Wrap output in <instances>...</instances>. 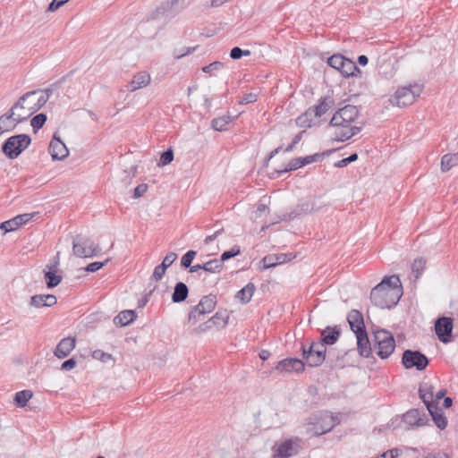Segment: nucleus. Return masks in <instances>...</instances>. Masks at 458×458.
Returning <instances> with one entry per match:
<instances>
[{
  "instance_id": "1",
  "label": "nucleus",
  "mask_w": 458,
  "mask_h": 458,
  "mask_svg": "<svg viewBox=\"0 0 458 458\" xmlns=\"http://www.w3.org/2000/svg\"><path fill=\"white\" fill-rule=\"evenodd\" d=\"M403 295V287L397 276H385L370 293V300L381 309L394 307Z\"/></svg>"
},
{
  "instance_id": "2",
  "label": "nucleus",
  "mask_w": 458,
  "mask_h": 458,
  "mask_svg": "<svg viewBox=\"0 0 458 458\" xmlns=\"http://www.w3.org/2000/svg\"><path fill=\"white\" fill-rule=\"evenodd\" d=\"M358 116L359 110L352 105H346L334 114L330 125L337 129L335 139L338 141H345L360 131V126L351 125Z\"/></svg>"
},
{
  "instance_id": "3",
  "label": "nucleus",
  "mask_w": 458,
  "mask_h": 458,
  "mask_svg": "<svg viewBox=\"0 0 458 458\" xmlns=\"http://www.w3.org/2000/svg\"><path fill=\"white\" fill-rule=\"evenodd\" d=\"M40 93V89L29 91L23 94L13 106V111L17 112L18 121H26L33 114L38 112L34 102V97Z\"/></svg>"
},
{
  "instance_id": "4",
  "label": "nucleus",
  "mask_w": 458,
  "mask_h": 458,
  "mask_svg": "<svg viewBox=\"0 0 458 458\" xmlns=\"http://www.w3.org/2000/svg\"><path fill=\"white\" fill-rule=\"evenodd\" d=\"M422 90V85L418 83L400 87L390 98V102L399 107L410 106L415 101L416 98L421 94Z\"/></svg>"
},
{
  "instance_id": "5",
  "label": "nucleus",
  "mask_w": 458,
  "mask_h": 458,
  "mask_svg": "<svg viewBox=\"0 0 458 458\" xmlns=\"http://www.w3.org/2000/svg\"><path fill=\"white\" fill-rule=\"evenodd\" d=\"M31 142L27 134H18L8 138L2 146L4 154L10 159H14L25 150Z\"/></svg>"
},
{
  "instance_id": "6",
  "label": "nucleus",
  "mask_w": 458,
  "mask_h": 458,
  "mask_svg": "<svg viewBox=\"0 0 458 458\" xmlns=\"http://www.w3.org/2000/svg\"><path fill=\"white\" fill-rule=\"evenodd\" d=\"M374 349L381 359L388 358L395 348V342L393 335L384 329L374 333Z\"/></svg>"
},
{
  "instance_id": "7",
  "label": "nucleus",
  "mask_w": 458,
  "mask_h": 458,
  "mask_svg": "<svg viewBox=\"0 0 458 458\" xmlns=\"http://www.w3.org/2000/svg\"><path fill=\"white\" fill-rule=\"evenodd\" d=\"M100 251L98 245L85 235L77 234L72 239V252L79 258H92L98 255Z\"/></svg>"
},
{
  "instance_id": "8",
  "label": "nucleus",
  "mask_w": 458,
  "mask_h": 458,
  "mask_svg": "<svg viewBox=\"0 0 458 458\" xmlns=\"http://www.w3.org/2000/svg\"><path fill=\"white\" fill-rule=\"evenodd\" d=\"M327 64L345 77L354 76L356 72H360L353 61L344 57L342 55H332L328 58Z\"/></svg>"
},
{
  "instance_id": "9",
  "label": "nucleus",
  "mask_w": 458,
  "mask_h": 458,
  "mask_svg": "<svg viewBox=\"0 0 458 458\" xmlns=\"http://www.w3.org/2000/svg\"><path fill=\"white\" fill-rule=\"evenodd\" d=\"M402 363L405 369L423 370L428 365V359L419 351L406 350L403 353Z\"/></svg>"
},
{
  "instance_id": "10",
  "label": "nucleus",
  "mask_w": 458,
  "mask_h": 458,
  "mask_svg": "<svg viewBox=\"0 0 458 458\" xmlns=\"http://www.w3.org/2000/svg\"><path fill=\"white\" fill-rule=\"evenodd\" d=\"M216 304V296L208 294L201 298L199 304L194 306L189 313V321L196 323L199 317L213 311Z\"/></svg>"
},
{
  "instance_id": "11",
  "label": "nucleus",
  "mask_w": 458,
  "mask_h": 458,
  "mask_svg": "<svg viewBox=\"0 0 458 458\" xmlns=\"http://www.w3.org/2000/svg\"><path fill=\"white\" fill-rule=\"evenodd\" d=\"M453 319L448 317L439 318L435 323V331L438 339L447 344L452 340Z\"/></svg>"
},
{
  "instance_id": "12",
  "label": "nucleus",
  "mask_w": 458,
  "mask_h": 458,
  "mask_svg": "<svg viewBox=\"0 0 458 458\" xmlns=\"http://www.w3.org/2000/svg\"><path fill=\"white\" fill-rule=\"evenodd\" d=\"M301 440L299 437L286 439L277 445L276 456L279 458H289L298 453Z\"/></svg>"
},
{
  "instance_id": "13",
  "label": "nucleus",
  "mask_w": 458,
  "mask_h": 458,
  "mask_svg": "<svg viewBox=\"0 0 458 458\" xmlns=\"http://www.w3.org/2000/svg\"><path fill=\"white\" fill-rule=\"evenodd\" d=\"M275 369L279 373L301 372L304 370V362L297 358H288L277 362Z\"/></svg>"
},
{
  "instance_id": "14",
  "label": "nucleus",
  "mask_w": 458,
  "mask_h": 458,
  "mask_svg": "<svg viewBox=\"0 0 458 458\" xmlns=\"http://www.w3.org/2000/svg\"><path fill=\"white\" fill-rule=\"evenodd\" d=\"M48 150L54 160H64L69 155L66 145L56 136V133L50 141Z\"/></svg>"
},
{
  "instance_id": "15",
  "label": "nucleus",
  "mask_w": 458,
  "mask_h": 458,
  "mask_svg": "<svg viewBox=\"0 0 458 458\" xmlns=\"http://www.w3.org/2000/svg\"><path fill=\"white\" fill-rule=\"evenodd\" d=\"M182 0H167L161 6L157 7L153 13L152 19L160 16H171L182 9Z\"/></svg>"
},
{
  "instance_id": "16",
  "label": "nucleus",
  "mask_w": 458,
  "mask_h": 458,
  "mask_svg": "<svg viewBox=\"0 0 458 458\" xmlns=\"http://www.w3.org/2000/svg\"><path fill=\"white\" fill-rule=\"evenodd\" d=\"M293 258L292 254L287 253L267 255L261 259L260 264H262V267H260V269L264 270L274 267L277 265L290 261Z\"/></svg>"
},
{
  "instance_id": "17",
  "label": "nucleus",
  "mask_w": 458,
  "mask_h": 458,
  "mask_svg": "<svg viewBox=\"0 0 458 458\" xmlns=\"http://www.w3.org/2000/svg\"><path fill=\"white\" fill-rule=\"evenodd\" d=\"M302 350V358L305 360L306 364L310 367H318L321 365L325 359L326 355L321 353V351H314V349L306 348L305 345L301 346Z\"/></svg>"
},
{
  "instance_id": "18",
  "label": "nucleus",
  "mask_w": 458,
  "mask_h": 458,
  "mask_svg": "<svg viewBox=\"0 0 458 458\" xmlns=\"http://www.w3.org/2000/svg\"><path fill=\"white\" fill-rule=\"evenodd\" d=\"M151 81V76L148 72L141 71L135 73L128 85V90L134 92L147 87Z\"/></svg>"
},
{
  "instance_id": "19",
  "label": "nucleus",
  "mask_w": 458,
  "mask_h": 458,
  "mask_svg": "<svg viewBox=\"0 0 458 458\" xmlns=\"http://www.w3.org/2000/svg\"><path fill=\"white\" fill-rule=\"evenodd\" d=\"M75 344V338L66 337L62 339L54 350L55 356L58 359L66 358L73 351Z\"/></svg>"
},
{
  "instance_id": "20",
  "label": "nucleus",
  "mask_w": 458,
  "mask_h": 458,
  "mask_svg": "<svg viewBox=\"0 0 458 458\" xmlns=\"http://www.w3.org/2000/svg\"><path fill=\"white\" fill-rule=\"evenodd\" d=\"M314 210V203L311 200H305L297 205L292 212L284 215L283 220L295 219L301 216L311 214Z\"/></svg>"
},
{
  "instance_id": "21",
  "label": "nucleus",
  "mask_w": 458,
  "mask_h": 458,
  "mask_svg": "<svg viewBox=\"0 0 458 458\" xmlns=\"http://www.w3.org/2000/svg\"><path fill=\"white\" fill-rule=\"evenodd\" d=\"M17 112L13 111V106L4 114L0 116V131L1 132L11 131L15 129L17 124L22 121H18Z\"/></svg>"
},
{
  "instance_id": "22",
  "label": "nucleus",
  "mask_w": 458,
  "mask_h": 458,
  "mask_svg": "<svg viewBox=\"0 0 458 458\" xmlns=\"http://www.w3.org/2000/svg\"><path fill=\"white\" fill-rule=\"evenodd\" d=\"M321 420L323 421L328 420L327 427H324L323 428L310 429V432L311 433V436L318 437L326 434L331 431L336 425L340 423V420L337 416H335L327 411L321 413Z\"/></svg>"
},
{
  "instance_id": "23",
  "label": "nucleus",
  "mask_w": 458,
  "mask_h": 458,
  "mask_svg": "<svg viewBox=\"0 0 458 458\" xmlns=\"http://www.w3.org/2000/svg\"><path fill=\"white\" fill-rule=\"evenodd\" d=\"M331 103L332 101L327 98H321L317 106H315L313 108H310L305 113L304 116H300L298 118V122L302 124L303 123H305V121H302V119H304L308 115H310L311 114H314L316 117L322 116L330 108Z\"/></svg>"
},
{
  "instance_id": "24",
  "label": "nucleus",
  "mask_w": 458,
  "mask_h": 458,
  "mask_svg": "<svg viewBox=\"0 0 458 458\" xmlns=\"http://www.w3.org/2000/svg\"><path fill=\"white\" fill-rule=\"evenodd\" d=\"M57 301L54 294H36L30 298V305L35 308L52 307Z\"/></svg>"
},
{
  "instance_id": "25",
  "label": "nucleus",
  "mask_w": 458,
  "mask_h": 458,
  "mask_svg": "<svg viewBox=\"0 0 458 458\" xmlns=\"http://www.w3.org/2000/svg\"><path fill=\"white\" fill-rule=\"evenodd\" d=\"M347 320L349 322L351 329L355 334L366 331L362 314L359 310H352L348 314Z\"/></svg>"
},
{
  "instance_id": "26",
  "label": "nucleus",
  "mask_w": 458,
  "mask_h": 458,
  "mask_svg": "<svg viewBox=\"0 0 458 458\" xmlns=\"http://www.w3.org/2000/svg\"><path fill=\"white\" fill-rule=\"evenodd\" d=\"M403 421L409 426L421 427L426 425L428 419L423 415L421 416L419 410L413 409L407 411L403 416Z\"/></svg>"
},
{
  "instance_id": "27",
  "label": "nucleus",
  "mask_w": 458,
  "mask_h": 458,
  "mask_svg": "<svg viewBox=\"0 0 458 458\" xmlns=\"http://www.w3.org/2000/svg\"><path fill=\"white\" fill-rule=\"evenodd\" d=\"M419 395L422 400L426 407L428 405H436V402L434 401V387L429 383H422L419 388Z\"/></svg>"
},
{
  "instance_id": "28",
  "label": "nucleus",
  "mask_w": 458,
  "mask_h": 458,
  "mask_svg": "<svg viewBox=\"0 0 458 458\" xmlns=\"http://www.w3.org/2000/svg\"><path fill=\"white\" fill-rule=\"evenodd\" d=\"M428 411L437 427L440 429H445L447 426V420L438 405H428Z\"/></svg>"
},
{
  "instance_id": "29",
  "label": "nucleus",
  "mask_w": 458,
  "mask_h": 458,
  "mask_svg": "<svg viewBox=\"0 0 458 458\" xmlns=\"http://www.w3.org/2000/svg\"><path fill=\"white\" fill-rule=\"evenodd\" d=\"M355 335L357 340V348L360 354L366 358L369 357L371 352V347L366 331L360 332Z\"/></svg>"
},
{
  "instance_id": "30",
  "label": "nucleus",
  "mask_w": 458,
  "mask_h": 458,
  "mask_svg": "<svg viewBox=\"0 0 458 458\" xmlns=\"http://www.w3.org/2000/svg\"><path fill=\"white\" fill-rule=\"evenodd\" d=\"M340 330L337 328V327H327L324 330L321 331V340L326 344H334L336 343L340 336Z\"/></svg>"
},
{
  "instance_id": "31",
  "label": "nucleus",
  "mask_w": 458,
  "mask_h": 458,
  "mask_svg": "<svg viewBox=\"0 0 458 458\" xmlns=\"http://www.w3.org/2000/svg\"><path fill=\"white\" fill-rule=\"evenodd\" d=\"M56 268H57V263L49 267V270L45 272L44 277H45L47 286L48 288H54V287L57 286L62 281V276L59 275H56Z\"/></svg>"
},
{
  "instance_id": "32",
  "label": "nucleus",
  "mask_w": 458,
  "mask_h": 458,
  "mask_svg": "<svg viewBox=\"0 0 458 458\" xmlns=\"http://www.w3.org/2000/svg\"><path fill=\"white\" fill-rule=\"evenodd\" d=\"M254 291V284L249 283L242 289L237 292L235 298L238 299L242 304H247L251 300Z\"/></svg>"
},
{
  "instance_id": "33",
  "label": "nucleus",
  "mask_w": 458,
  "mask_h": 458,
  "mask_svg": "<svg viewBox=\"0 0 458 458\" xmlns=\"http://www.w3.org/2000/svg\"><path fill=\"white\" fill-rule=\"evenodd\" d=\"M188 293L189 290L187 285L182 282H179L174 286L172 301L175 303L182 302L186 300Z\"/></svg>"
},
{
  "instance_id": "34",
  "label": "nucleus",
  "mask_w": 458,
  "mask_h": 458,
  "mask_svg": "<svg viewBox=\"0 0 458 458\" xmlns=\"http://www.w3.org/2000/svg\"><path fill=\"white\" fill-rule=\"evenodd\" d=\"M136 318V313L133 310H126L121 311L114 319L115 325L121 327L131 324Z\"/></svg>"
},
{
  "instance_id": "35",
  "label": "nucleus",
  "mask_w": 458,
  "mask_h": 458,
  "mask_svg": "<svg viewBox=\"0 0 458 458\" xmlns=\"http://www.w3.org/2000/svg\"><path fill=\"white\" fill-rule=\"evenodd\" d=\"M229 319V315L226 310L217 311L211 318L208 319V323L217 327H225Z\"/></svg>"
},
{
  "instance_id": "36",
  "label": "nucleus",
  "mask_w": 458,
  "mask_h": 458,
  "mask_svg": "<svg viewBox=\"0 0 458 458\" xmlns=\"http://www.w3.org/2000/svg\"><path fill=\"white\" fill-rule=\"evenodd\" d=\"M32 396L33 394L30 390H22L15 394L13 402L18 407H24Z\"/></svg>"
},
{
  "instance_id": "37",
  "label": "nucleus",
  "mask_w": 458,
  "mask_h": 458,
  "mask_svg": "<svg viewBox=\"0 0 458 458\" xmlns=\"http://www.w3.org/2000/svg\"><path fill=\"white\" fill-rule=\"evenodd\" d=\"M232 122L229 115L220 116L214 118L211 122V126L214 130L222 131L227 130L228 124Z\"/></svg>"
},
{
  "instance_id": "38",
  "label": "nucleus",
  "mask_w": 458,
  "mask_h": 458,
  "mask_svg": "<svg viewBox=\"0 0 458 458\" xmlns=\"http://www.w3.org/2000/svg\"><path fill=\"white\" fill-rule=\"evenodd\" d=\"M327 421H323L321 420V413L318 415H314L313 417L310 418V421L308 422V428L307 432L311 435L310 432V429H318V428H323L324 427H327Z\"/></svg>"
},
{
  "instance_id": "39",
  "label": "nucleus",
  "mask_w": 458,
  "mask_h": 458,
  "mask_svg": "<svg viewBox=\"0 0 458 458\" xmlns=\"http://www.w3.org/2000/svg\"><path fill=\"white\" fill-rule=\"evenodd\" d=\"M202 269L209 273H218L223 268L222 261L216 259L205 262L201 266Z\"/></svg>"
},
{
  "instance_id": "40",
  "label": "nucleus",
  "mask_w": 458,
  "mask_h": 458,
  "mask_svg": "<svg viewBox=\"0 0 458 458\" xmlns=\"http://www.w3.org/2000/svg\"><path fill=\"white\" fill-rule=\"evenodd\" d=\"M302 166H303V161H301V157H296V158L292 159L289 162V164L287 165V166H285L283 170H277V171H276V173L277 174V176H280L284 173H286L289 171H293V170H296Z\"/></svg>"
},
{
  "instance_id": "41",
  "label": "nucleus",
  "mask_w": 458,
  "mask_h": 458,
  "mask_svg": "<svg viewBox=\"0 0 458 458\" xmlns=\"http://www.w3.org/2000/svg\"><path fill=\"white\" fill-rule=\"evenodd\" d=\"M455 156L451 154H445L441 158V171L445 173L449 171L454 165Z\"/></svg>"
},
{
  "instance_id": "42",
  "label": "nucleus",
  "mask_w": 458,
  "mask_h": 458,
  "mask_svg": "<svg viewBox=\"0 0 458 458\" xmlns=\"http://www.w3.org/2000/svg\"><path fill=\"white\" fill-rule=\"evenodd\" d=\"M46 121H47V115L45 114L41 113V114L35 115L30 120V125L33 128L34 132H37L40 128H42L43 125L45 124Z\"/></svg>"
},
{
  "instance_id": "43",
  "label": "nucleus",
  "mask_w": 458,
  "mask_h": 458,
  "mask_svg": "<svg viewBox=\"0 0 458 458\" xmlns=\"http://www.w3.org/2000/svg\"><path fill=\"white\" fill-rule=\"evenodd\" d=\"M426 260L422 258L416 259L411 266L412 274L416 278H419L424 270Z\"/></svg>"
},
{
  "instance_id": "44",
  "label": "nucleus",
  "mask_w": 458,
  "mask_h": 458,
  "mask_svg": "<svg viewBox=\"0 0 458 458\" xmlns=\"http://www.w3.org/2000/svg\"><path fill=\"white\" fill-rule=\"evenodd\" d=\"M91 356L93 359L100 360L104 363H107L111 360H114V358L110 353L105 352L102 350H95L92 352Z\"/></svg>"
},
{
  "instance_id": "45",
  "label": "nucleus",
  "mask_w": 458,
  "mask_h": 458,
  "mask_svg": "<svg viewBox=\"0 0 458 458\" xmlns=\"http://www.w3.org/2000/svg\"><path fill=\"white\" fill-rule=\"evenodd\" d=\"M18 228H19V226L16 225L14 218L4 221L0 225V230L4 231V234H5L6 233H9V232L15 231Z\"/></svg>"
},
{
  "instance_id": "46",
  "label": "nucleus",
  "mask_w": 458,
  "mask_h": 458,
  "mask_svg": "<svg viewBox=\"0 0 458 458\" xmlns=\"http://www.w3.org/2000/svg\"><path fill=\"white\" fill-rule=\"evenodd\" d=\"M240 252H241L240 247L235 245L231 250L223 252L218 260H221L222 264H223L224 261L228 260L229 259L239 255Z\"/></svg>"
},
{
  "instance_id": "47",
  "label": "nucleus",
  "mask_w": 458,
  "mask_h": 458,
  "mask_svg": "<svg viewBox=\"0 0 458 458\" xmlns=\"http://www.w3.org/2000/svg\"><path fill=\"white\" fill-rule=\"evenodd\" d=\"M197 252L195 250L187 251L181 259V265L184 267H190L192 260L196 257Z\"/></svg>"
},
{
  "instance_id": "48",
  "label": "nucleus",
  "mask_w": 458,
  "mask_h": 458,
  "mask_svg": "<svg viewBox=\"0 0 458 458\" xmlns=\"http://www.w3.org/2000/svg\"><path fill=\"white\" fill-rule=\"evenodd\" d=\"M174 159V152L172 149H167L161 154L158 165H166Z\"/></svg>"
},
{
  "instance_id": "49",
  "label": "nucleus",
  "mask_w": 458,
  "mask_h": 458,
  "mask_svg": "<svg viewBox=\"0 0 458 458\" xmlns=\"http://www.w3.org/2000/svg\"><path fill=\"white\" fill-rule=\"evenodd\" d=\"M250 55V50H242L238 47L232 48L230 52V57L232 59H240L242 56H249Z\"/></svg>"
},
{
  "instance_id": "50",
  "label": "nucleus",
  "mask_w": 458,
  "mask_h": 458,
  "mask_svg": "<svg viewBox=\"0 0 458 458\" xmlns=\"http://www.w3.org/2000/svg\"><path fill=\"white\" fill-rule=\"evenodd\" d=\"M331 152H332L331 150L327 151V155H328ZM325 155H326V153H323V154L317 153V154H314V155H310V156H307V157H301V161H303V165H306L311 164L313 162L319 161Z\"/></svg>"
},
{
  "instance_id": "51",
  "label": "nucleus",
  "mask_w": 458,
  "mask_h": 458,
  "mask_svg": "<svg viewBox=\"0 0 458 458\" xmlns=\"http://www.w3.org/2000/svg\"><path fill=\"white\" fill-rule=\"evenodd\" d=\"M34 215H35L34 213H25V214L18 215L13 218L15 219L16 225L20 228L21 225H23L27 222H29L34 216Z\"/></svg>"
},
{
  "instance_id": "52",
  "label": "nucleus",
  "mask_w": 458,
  "mask_h": 458,
  "mask_svg": "<svg viewBox=\"0 0 458 458\" xmlns=\"http://www.w3.org/2000/svg\"><path fill=\"white\" fill-rule=\"evenodd\" d=\"M357 159H358V155L356 153H353L351 156H349L348 157L343 158V159L337 161L336 163H335V166L342 168V167L348 165L350 163L356 161Z\"/></svg>"
},
{
  "instance_id": "53",
  "label": "nucleus",
  "mask_w": 458,
  "mask_h": 458,
  "mask_svg": "<svg viewBox=\"0 0 458 458\" xmlns=\"http://www.w3.org/2000/svg\"><path fill=\"white\" fill-rule=\"evenodd\" d=\"M48 101V96H45V94L42 92V90L40 89V93H38V95H37V97H34V102L37 106V109L38 111L40 110L45 105L46 103Z\"/></svg>"
},
{
  "instance_id": "54",
  "label": "nucleus",
  "mask_w": 458,
  "mask_h": 458,
  "mask_svg": "<svg viewBox=\"0 0 458 458\" xmlns=\"http://www.w3.org/2000/svg\"><path fill=\"white\" fill-rule=\"evenodd\" d=\"M166 271V268L165 267V265H158L154 268L153 274H152V279L155 281H159L163 278L165 273Z\"/></svg>"
},
{
  "instance_id": "55",
  "label": "nucleus",
  "mask_w": 458,
  "mask_h": 458,
  "mask_svg": "<svg viewBox=\"0 0 458 458\" xmlns=\"http://www.w3.org/2000/svg\"><path fill=\"white\" fill-rule=\"evenodd\" d=\"M110 261V259H106L104 262H98V261H96V262H92L90 264H89L87 267H86V271L88 272H96L98 270H99L100 268H102L106 264H107L108 262Z\"/></svg>"
},
{
  "instance_id": "56",
  "label": "nucleus",
  "mask_w": 458,
  "mask_h": 458,
  "mask_svg": "<svg viewBox=\"0 0 458 458\" xmlns=\"http://www.w3.org/2000/svg\"><path fill=\"white\" fill-rule=\"evenodd\" d=\"M257 99H258V94L250 92V93L245 94L242 98V99L239 101V104L240 105H247L250 103L256 102Z\"/></svg>"
},
{
  "instance_id": "57",
  "label": "nucleus",
  "mask_w": 458,
  "mask_h": 458,
  "mask_svg": "<svg viewBox=\"0 0 458 458\" xmlns=\"http://www.w3.org/2000/svg\"><path fill=\"white\" fill-rule=\"evenodd\" d=\"M177 259V254L174 252H169L163 259L162 265L167 269Z\"/></svg>"
},
{
  "instance_id": "58",
  "label": "nucleus",
  "mask_w": 458,
  "mask_h": 458,
  "mask_svg": "<svg viewBox=\"0 0 458 458\" xmlns=\"http://www.w3.org/2000/svg\"><path fill=\"white\" fill-rule=\"evenodd\" d=\"M196 49V47H185V50H178V49H175L174 51V58L176 59H180L187 55H190L191 53H193Z\"/></svg>"
},
{
  "instance_id": "59",
  "label": "nucleus",
  "mask_w": 458,
  "mask_h": 458,
  "mask_svg": "<svg viewBox=\"0 0 458 458\" xmlns=\"http://www.w3.org/2000/svg\"><path fill=\"white\" fill-rule=\"evenodd\" d=\"M77 361L74 358H71L65 361H64L61 365V370L69 371L73 369L76 367Z\"/></svg>"
},
{
  "instance_id": "60",
  "label": "nucleus",
  "mask_w": 458,
  "mask_h": 458,
  "mask_svg": "<svg viewBox=\"0 0 458 458\" xmlns=\"http://www.w3.org/2000/svg\"><path fill=\"white\" fill-rule=\"evenodd\" d=\"M224 67V64L221 62H213L208 65H206L202 68L204 72H211L212 71L220 70Z\"/></svg>"
},
{
  "instance_id": "61",
  "label": "nucleus",
  "mask_w": 458,
  "mask_h": 458,
  "mask_svg": "<svg viewBox=\"0 0 458 458\" xmlns=\"http://www.w3.org/2000/svg\"><path fill=\"white\" fill-rule=\"evenodd\" d=\"M309 348L311 349H314V351H321V353L326 355L327 353V347H326V344H324V342L321 340V342H318V343H312Z\"/></svg>"
},
{
  "instance_id": "62",
  "label": "nucleus",
  "mask_w": 458,
  "mask_h": 458,
  "mask_svg": "<svg viewBox=\"0 0 458 458\" xmlns=\"http://www.w3.org/2000/svg\"><path fill=\"white\" fill-rule=\"evenodd\" d=\"M148 190V185L145 183L139 184L135 189L133 192L134 198H140L144 195V193Z\"/></svg>"
},
{
  "instance_id": "63",
  "label": "nucleus",
  "mask_w": 458,
  "mask_h": 458,
  "mask_svg": "<svg viewBox=\"0 0 458 458\" xmlns=\"http://www.w3.org/2000/svg\"><path fill=\"white\" fill-rule=\"evenodd\" d=\"M212 327V324L211 323H208V320L206 321L205 323L199 325L195 330L194 332L196 334H199V333H203V332H206L207 330L210 329Z\"/></svg>"
},
{
  "instance_id": "64",
  "label": "nucleus",
  "mask_w": 458,
  "mask_h": 458,
  "mask_svg": "<svg viewBox=\"0 0 458 458\" xmlns=\"http://www.w3.org/2000/svg\"><path fill=\"white\" fill-rule=\"evenodd\" d=\"M62 5H64L63 4L59 3L58 0H53L49 4H48V7L47 9V12H55L57 9H59Z\"/></svg>"
}]
</instances>
